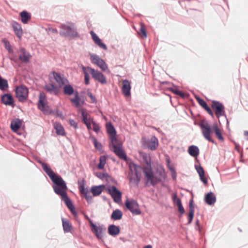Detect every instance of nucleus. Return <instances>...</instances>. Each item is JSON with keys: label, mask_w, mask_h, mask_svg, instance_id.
Here are the masks:
<instances>
[{"label": "nucleus", "mask_w": 248, "mask_h": 248, "mask_svg": "<svg viewBox=\"0 0 248 248\" xmlns=\"http://www.w3.org/2000/svg\"><path fill=\"white\" fill-rule=\"evenodd\" d=\"M90 34L92 36V39L93 40L94 42L101 48L103 49L104 50L107 49V46L106 45L103 43L101 40L99 38V37L96 34V33L93 31H91L90 32Z\"/></svg>", "instance_id": "nucleus-18"}, {"label": "nucleus", "mask_w": 248, "mask_h": 248, "mask_svg": "<svg viewBox=\"0 0 248 248\" xmlns=\"http://www.w3.org/2000/svg\"><path fill=\"white\" fill-rule=\"evenodd\" d=\"M11 25L17 37L19 38H21L23 34V31L20 24L15 21H13L11 22Z\"/></svg>", "instance_id": "nucleus-22"}, {"label": "nucleus", "mask_w": 248, "mask_h": 248, "mask_svg": "<svg viewBox=\"0 0 248 248\" xmlns=\"http://www.w3.org/2000/svg\"><path fill=\"white\" fill-rule=\"evenodd\" d=\"M199 126L201 129L202 133L203 136L205 139L209 141L214 143V140L211 138V134L212 133L213 131H214L215 135L217 138L220 141L224 140V138L222 135L220 130L218 127L217 124L215 123L212 127L210 124L207 121H202L199 124Z\"/></svg>", "instance_id": "nucleus-2"}, {"label": "nucleus", "mask_w": 248, "mask_h": 248, "mask_svg": "<svg viewBox=\"0 0 248 248\" xmlns=\"http://www.w3.org/2000/svg\"><path fill=\"white\" fill-rule=\"evenodd\" d=\"M70 100L71 102L77 108L81 107L84 103V102L82 101L79 97L78 93L77 91L75 93V97L74 98H71Z\"/></svg>", "instance_id": "nucleus-27"}, {"label": "nucleus", "mask_w": 248, "mask_h": 248, "mask_svg": "<svg viewBox=\"0 0 248 248\" xmlns=\"http://www.w3.org/2000/svg\"><path fill=\"white\" fill-rule=\"evenodd\" d=\"M144 175L146 181V184L149 186L150 185L155 186L157 184L165 180L166 177L164 170H157L156 172L154 174L152 168L150 170L146 169L144 171Z\"/></svg>", "instance_id": "nucleus-3"}, {"label": "nucleus", "mask_w": 248, "mask_h": 248, "mask_svg": "<svg viewBox=\"0 0 248 248\" xmlns=\"http://www.w3.org/2000/svg\"><path fill=\"white\" fill-rule=\"evenodd\" d=\"M63 93L66 95H71L73 93L75 94V92L73 87L71 85L66 83L63 86Z\"/></svg>", "instance_id": "nucleus-36"}, {"label": "nucleus", "mask_w": 248, "mask_h": 248, "mask_svg": "<svg viewBox=\"0 0 248 248\" xmlns=\"http://www.w3.org/2000/svg\"><path fill=\"white\" fill-rule=\"evenodd\" d=\"M123 86L122 88V91L123 94L125 96H129L131 95V85L130 82L127 80L124 79L123 81Z\"/></svg>", "instance_id": "nucleus-19"}, {"label": "nucleus", "mask_w": 248, "mask_h": 248, "mask_svg": "<svg viewBox=\"0 0 248 248\" xmlns=\"http://www.w3.org/2000/svg\"><path fill=\"white\" fill-rule=\"evenodd\" d=\"M18 53H19V59L23 63H27L29 62L31 55L23 47H20Z\"/></svg>", "instance_id": "nucleus-16"}, {"label": "nucleus", "mask_w": 248, "mask_h": 248, "mask_svg": "<svg viewBox=\"0 0 248 248\" xmlns=\"http://www.w3.org/2000/svg\"><path fill=\"white\" fill-rule=\"evenodd\" d=\"M8 87L7 81L0 76V90H4Z\"/></svg>", "instance_id": "nucleus-42"}, {"label": "nucleus", "mask_w": 248, "mask_h": 248, "mask_svg": "<svg viewBox=\"0 0 248 248\" xmlns=\"http://www.w3.org/2000/svg\"><path fill=\"white\" fill-rule=\"evenodd\" d=\"M93 126V130L96 133H98L100 131V126L98 124L93 121L92 122Z\"/></svg>", "instance_id": "nucleus-46"}, {"label": "nucleus", "mask_w": 248, "mask_h": 248, "mask_svg": "<svg viewBox=\"0 0 248 248\" xmlns=\"http://www.w3.org/2000/svg\"><path fill=\"white\" fill-rule=\"evenodd\" d=\"M212 107L217 117L225 115L224 107L220 102L213 101Z\"/></svg>", "instance_id": "nucleus-14"}, {"label": "nucleus", "mask_w": 248, "mask_h": 248, "mask_svg": "<svg viewBox=\"0 0 248 248\" xmlns=\"http://www.w3.org/2000/svg\"><path fill=\"white\" fill-rule=\"evenodd\" d=\"M188 152L191 156L196 157L199 154V149L197 146L191 145L188 147Z\"/></svg>", "instance_id": "nucleus-34"}, {"label": "nucleus", "mask_w": 248, "mask_h": 248, "mask_svg": "<svg viewBox=\"0 0 248 248\" xmlns=\"http://www.w3.org/2000/svg\"><path fill=\"white\" fill-rule=\"evenodd\" d=\"M92 140L95 148L96 149H98V150H101L102 149L101 144L100 142H98L97 140L95 138H93Z\"/></svg>", "instance_id": "nucleus-43"}, {"label": "nucleus", "mask_w": 248, "mask_h": 248, "mask_svg": "<svg viewBox=\"0 0 248 248\" xmlns=\"http://www.w3.org/2000/svg\"><path fill=\"white\" fill-rule=\"evenodd\" d=\"M89 69L90 71V74L92 75L93 78L95 80L98 81L102 84L107 83L106 78L102 73L91 67Z\"/></svg>", "instance_id": "nucleus-11"}, {"label": "nucleus", "mask_w": 248, "mask_h": 248, "mask_svg": "<svg viewBox=\"0 0 248 248\" xmlns=\"http://www.w3.org/2000/svg\"><path fill=\"white\" fill-rule=\"evenodd\" d=\"M81 115L82 118V121L84 124L93 122V118L91 117L90 115L87 112L85 109H82L81 110Z\"/></svg>", "instance_id": "nucleus-30"}, {"label": "nucleus", "mask_w": 248, "mask_h": 248, "mask_svg": "<svg viewBox=\"0 0 248 248\" xmlns=\"http://www.w3.org/2000/svg\"><path fill=\"white\" fill-rule=\"evenodd\" d=\"M204 200L208 205H213L216 202V195L213 192H210L205 196Z\"/></svg>", "instance_id": "nucleus-24"}, {"label": "nucleus", "mask_w": 248, "mask_h": 248, "mask_svg": "<svg viewBox=\"0 0 248 248\" xmlns=\"http://www.w3.org/2000/svg\"><path fill=\"white\" fill-rule=\"evenodd\" d=\"M78 188L80 191L82 193H87L88 189L85 187V183L84 180L78 182Z\"/></svg>", "instance_id": "nucleus-41"}, {"label": "nucleus", "mask_w": 248, "mask_h": 248, "mask_svg": "<svg viewBox=\"0 0 248 248\" xmlns=\"http://www.w3.org/2000/svg\"><path fill=\"white\" fill-rule=\"evenodd\" d=\"M108 189V193L115 202L118 203L121 201L122 192L115 186H109Z\"/></svg>", "instance_id": "nucleus-13"}, {"label": "nucleus", "mask_w": 248, "mask_h": 248, "mask_svg": "<svg viewBox=\"0 0 248 248\" xmlns=\"http://www.w3.org/2000/svg\"><path fill=\"white\" fill-rule=\"evenodd\" d=\"M194 213V212H189V215H188V224H190L191 223L192 220L193 218Z\"/></svg>", "instance_id": "nucleus-50"}, {"label": "nucleus", "mask_w": 248, "mask_h": 248, "mask_svg": "<svg viewBox=\"0 0 248 248\" xmlns=\"http://www.w3.org/2000/svg\"><path fill=\"white\" fill-rule=\"evenodd\" d=\"M28 89L24 85L16 87V97L20 102H25L28 96Z\"/></svg>", "instance_id": "nucleus-7"}, {"label": "nucleus", "mask_w": 248, "mask_h": 248, "mask_svg": "<svg viewBox=\"0 0 248 248\" xmlns=\"http://www.w3.org/2000/svg\"><path fill=\"white\" fill-rule=\"evenodd\" d=\"M83 194L85 195V198H86L87 201L88 202L91 203L92 202L93 198H92V197L90 195V193H89V190L87 191V193H84Z\"/></svg>", "instance_id": "nucleus-47"}, {"label": "nucleus", "mask_w": 248, "mask_h": 248, "mask_svg": "<svg viewBox=\"0 0 248 248\" xmlns=\"http://www.w3.org/2000/svg\"><path fill=\"white\" fill-rule=\"evenodd\" d=\"M87 126V127L88 130H91L92 129L91 124H92V122H89L85 124Z\"/></svg>", "instance_id": "nucleus-57"}, {"label": "nucleus", "mask_w": 248, "mask_h": 248, "mask_svg": "<svg viewBox=\"0 0 248 248\" xmlns=\"http://www.w3.org/2000/svg\"><path fill=\"white\" fill-rule=\"evenodd\" d=\"M104 187V185L93 186L91 187V191L93 196H97L102 193Z\"/></svg>", "instance_id": "nucleus-28"}, {"label": "nucleus", "mask_w": 248, "mask_h": 248, "mask_svg": "<svg viewBox=\"0 0 248 248\" xmlns=\"http://www.w3.org/2000/svg\"><path fill=\"white\" fill-rule=\"evenodd\" d=\"M10 59L12 61H14L15 62H16L17 59H14V58H10Z\"/></svg>", "instance_id": "nucleus-60"}, {"label": "nucleus", "mask_w": 248, "mask_h": 248, "mask_svg": "<svg viewBox=\"0 0 248 248\" xmlns=\"http://www.w3.org/2000/svg\"><path fill=\"white\" fill-rule=\"evenodd\" d=\"M129 168L131 175L129 178L130 183L138 186L140 181L142 168L133 162L130 163Z\"/></svg>", "instance_id": "nucleus-5"}, {"label": "nucleus", "mask_w": 248, "mask_h": 248, "mask_svg": "<svg viewBox=\"0 0 248 248\" xmlns=\"http://www.w3.org/2000/svg\"><path fill=\"white\" fill-rule=\"evenodd\" d=\"M196 98L199 104L203 108H204L211 116L213 117L214 115L213 112L211 108L208 107L206 102L202 99L200 98L199 97H196Z\"/></svg>", "instance_id": "nucleus-26"}, {"label": "nucleus", "mask_w": 248, "mask_h": 248, "mask_svg": "<svg viewBox=\"0 0 248 248\" xmlns=\"http://www.w3.org/2000/svg\"><path fill=\"white\" fill-rule=\"evenodd\" d=\"M140 31L143 35L144 37L145 38H146L147 37V33H146V30L143 27H141L140 28Z\"/></svg>", "instance_id": "nucleus-54"}, {"label": "nucleus", "mask_w": 248, "mask_h": 248, "mask_svg": "<svg viewBox=\"0 0 248 248\" xmlns=\"http://www.w3.org/2000/svg\"><path fill=\"white\" fill-rule=\"evenodd\" d=\"M172 200L174 203L177 205V206L182 204V202L180 199L178 198L176 194H174L173 195Z\"/></svg>", "instance_id": "nucleus-44"}, {"label": "nucleus", "mask_w": 248, "mask_h": 248, "mask_svg": "<svg viewBox=\"0 0 248 248\" xmlns=\"http://www.w3.org/2000/svg\"><path fill=\"white\" fill-rule=\"evenodd\" d=\"M54 127L58 135L61 136L65 135L64 129L61 124L56 122L54 124Z\"/></svg>", "instance_id": "nucleus-35"}, {"label": "nucleus", "mask_w": 248, "mask_h": 248, "mask_svg": "<svg viewBox=\"0 0 248 248\" xmlns=\"http://www.w3.org/2000/svg\"><path fill=\"white\" fill-rule=\"evenodd\" d=\"M62 227L64 232H69L71 231L72 226L69 221L65 218H62Z\"/></svg>", "instance_id": "nucleus-37"}, {"label": "nucleus", "mask_w": 248, "mask_h": 248, "mask_svg": "<svg viewBox=\"0 0 248 248\" xmlns=\"http://www.w3.org/2000/svg\"><path fill=\"white\" fill-rule=\"evenodd\" d=\"M171 91L175 94L179 95L181 96H184V93L176 88H171Z\"/></svg>", "instance_id": "nucleus-45"}, {"label": "nucleus", "mask_w": 248, "mask_h": 248, "mask_svg": "<svg viewBox=\"0 0 248 248\" xmlns=\"http://www.w3.org/2000/svg\"><path fill=\"white\" fill-rule=\"evenodd\" d=\"M52 75L56 82L58 84L60 88L63 86L65 84L68 83V80L64 78V77L60 74L55 72H53Z\"/></svg>", "instance_id": "nucleus-17"}, {"label": "nucleus", "mask_w": 248, "mask_h": 248, "mask_svg": "<svg viewBox=\"0 0 248 248\" xmlns=\"http://www.w3.org/2000/svg\"><path fill=\"white\" fill-rule=\"evenodd\" d=\"M1 101L3 104L7 106H12L14 104V99L9 93L3 94L1 97Z\"/></svg>", "instance_id": "nucleus-23"}, {"label": "nucleus", "mask_w": 248, "mask_h": 248, "mask_svg": "<svg viewBox=\"0 0 248 248\" xmlns=\"http://www.w3.org/2000/svg\"><path fill=\"white\" fill-rule=\"evenodd\" d=\"M126 207L134 215H139L141 211L137 202L134 199L126 200L125 202Z\"/></svg>", "instance_id": "nucleus-8"}, {"label": "nucleus", "mask_w": 248, "mask_h": 248, "mask_svg": "<svg viewBox=\"0 0 248 248\" xmlns=\"http://www.w3.org/2000/svg\"><path fill=\"white\" fill-rule=\"evenodd\" d=\"M177 206L178 208L179 212H180L181 215H182L185 213V209L182 205V204H181Z\"/></svg>", "instance_id": "nucleus-51"}, {"label": "nucleus", "mask_w": 248, "mask_h": 248, "mask_svg": "<svg viewBox=\"0 0 248 248\" xmlns=\"http://www.w3.org/2000/svg\"><path fill=\"white\" fill-rule=\"evenodd\" d=\"M140 155L143 161V171L144 173V171L146 169L150 170L152 168L151 157L149 154L143 152H140Z\"/></svg>", "instance_id": "nucleus-15"}, {"label": "nucleus", "mask_w": 248, "mask_h": 248, "mask_svg": "<svg viewBox=\"0 0 248 248\" xmlns=\"http://www.w3.org/2000/svg\"><path fill=\"white\" fill-rule=\"evenodd\" d=\"M89 68H91L90 67L82 66V69L84 74V79H85V83L86 85H88L90 84V71L89 70Z\"/></svg>", "instance_id": "nucleus-32"}, {"label": "nucleus", "mask_w": 248, "mask_h": 248, "mask_svg": "<svg viewBox=\"0 0 248 248\" xmlns=\"http://www.w3.org/2000/svg\"><path fill=\"white\" fill-rule=\"evenodd\" d=\"M189 211L194 212V206L193 203V201L192 200L189 201Z\"/></svg>", "instance_id": "nucleus-48"}, {"label": "nucleus", "mask_w": 248, "mask_h": 248, "mask_svg": "<svg viewBox=\"0 0 248 248\" xmlns=\"http://www.w3.org/2000/svg\"><path fill=\"white\" fill-rule=\"evenodd\" d=\"M20 16H21V21L24 24L27 23L28 21L31 18V16L30 15V14L25 11L21 12L20 14Z\"/></svg>", "instance_id": "nucleus-39"}, {"label": "nucleus", "mask_w": 248, "mask_h": 248, "mask_svg": "<svg viewBox=\"0 0 248 248\" xmlns=\"http://www.w3.org/2000/svg\"><path fill=\"white\" fill-rule=\"evenodd\" d=\"M44 88L51 94H57L58 93V88L53 84H47L45 86Z\"/></svg>", "instance_id": "nucleus-31"}, {"label": "nucleus", "mask_w": 248, "mask_h": 248, "mask_svg": "<svg viewBox=\"0 0 248 248\" xmlns=\"http://www.w3.org/2000/svg\"><path fill=\"white\" fill-rule=\"evenodd\" d=\"M143 248H152V247L151 245H147L145 246Z\"/></svg>", "instance_id": "nucleus-59"}, {"label": "nucleus", "mask_w": 248, "mask_h": 248, "mask_svg": "<svg viewBox=\"0 0 248 248\" xmlns=\"http://www.w3.org/2000/svg\"><path fill=\"white\" fill-rule=\"evenodd\" d=\"M87 94H88V95L90 97L91 100L93 102H95L96 101L95 97L92 94V93L91 92H88Z\"/></svg>", "instance_id": "nucleus-53"}, {"label": "nucleus", "mask_w": 248, "mask_h": 248, "mask_svg": "<svg viewBox=\"0 0 248 248\" xmlns=\"http://www.w3.org/2000/svg\"><path fill=\"white\" fill-rule=\"evenodd\" d=\"M169 169H170V172H171L172 171H175V169L173 167H170L169 168Z\"/></svg>", "instance_id": "nucleus-58"}, {"label": "nucleus", "mask_w": 248, "mask_h": 248, "mask_svg": "<svg viewBox=\"0 0 248 248\" xmlns=\"http://www.w3.org/2000/svg\"><path fill=\"white\" fill-rule=\"evenodd\" d=\"M106 126L107 132L109 134V138L111 141L114 142L116 139H117L116 137V131L111 123H108Z\"/></svg>", "instance_id": "nucleus-20"}, {"label": "nucleus", "mask_w": 248, "mask_h": 248, "mask_svg": "<svg viewBox=\"0 0 248 248\" xmlns=\"http://www.w3.org/2000/svg\"><path fill=\"white\" fill-rule=\"evenodd\" d=\"M90 223L92 231L95 233L96 236L99 239H101L103 237V233L106 228L103 225H96L91 220H90Z\"/></svg>", "instance_id": "nucleus-10"}, {"label": "nucleus", "mask_w": 248, "mask_h": 248, "mask_svg": "<svg viewBox=\"0 0 248 248\" xmlns=\"http://www.w3.org/2000/svg\"><path fill=\"white\" fill-rule=\"evenodd\" d=\"M90 59L92 63L96 64L102 70L105 71L108 67L105 62L96 54H90Z\"/></svg>", "instance_id": "nucleus-12"}, {"label": "nucleus", "mask_w": 248, "mask_h": 248, "mask_svg": "<svg viewBox=\"0 0 248 248\" xmlns=\"http://www.w3.org/2000/svg\"><path fill=\"white\" fill-rule=\"evenodd\" d=\"M47 100L45 94L43 92L40 93L39 95V100L38 107L44 114H46L48 112L49 107L46 104Z\"/></svg>", "instance_id": "nucleus-9"}, {"label": "nucleus", "mask_w": 248, "mask_h": 248, "mask_svg": "<svg viewBox=\"0 0 248 248\" xmlns=\"http://www.w3.org/2000/svg\"><path fill=\"white\" fill-rule=\"evenodd\" d=\"M109 146L110 148H113L112 150L121 159L126 160L127 156L122 149V144L117 139H116L114 142L111 141Z\"/></svg>", "instance_id": "nucleus-6"}, {"label": "nucleus", "mask_w": 248, "mask_h": 248, "mask_svg": "<svg viewBox=\"0 0 248 248\" xmlns=\"http://www.w3.org/2000/svg\"><path fill=\"white\" fill-rule=\"evenodd\" d=\"M244 135L246 136L248 135V131H245L244 132Z\"/></svg>", "instance_id": "nucleus-61"}, {"label": "nucleus", "mask_w": 248, "mask_h": 248, "mask_svg": "<svg viewBox=\"0 0 248 248\" xmlns=\"http://www.w3.org/2000/svg\"><path fill=\"white\" fill-rule=\"evenodd\" d=\"M195 168L199 175L200 180L205 185L207 184V179L206 178L204 175V170L203 168L201 165H195Z\"/></svg>", "instance_id": "nucleus-25"}, {"label": "nucleus", "mask_w": 248, "mask_h": 248, "mask_svg": "<svg viewBox=\"0 0 248 248\" xmlns=\"http://www.w3.org/2000/svg\"><path fill=\"white\" fill-rule=\"evenodd\" d=\"M171 175L173 179L175 180L177 177V173L176 171H172L171 172Z\"/></svg>", "instance_id": "nucleus-56"}, {"label": "nucleus", "mask_w": 248, "mask_h": 248, "mask_svg": "<svg viewBox=\"0 0 248 248\" xmlns=\"http://www.w3.org/2000/svg\"><path fill=\"white\" fill-rule=\"evenodd\" d=\"M48 30L52 33H56L58 32V31L57 29L52 28H49L48 29Z\"/></svg>", "instance_id": "nucleus-55"}, {"label": "nucleus", "mask_w": 248, "mask_h": 248, "mask_svg": "<svg viewBox=\"0 0 248 248\" xmlns=\"http://www.w3.org/2000/svg\"><path fill=\"white\" fill-rule=\"evenodd\" d=\"M22 125V122L19 119L13 120L11 123V129L14 131H17L21 127Z\"/></svg>", "instance_id": "nucleus-29"}, {"label": "nucleus", "mask_w": 248, "mask_h": 248, "mask_svg": "<svg viewBox=\"0 0 248 248\" xmlns=\"http://www.w3.org/2000/svg\"><path fill=\"white\" fill-rule=\"evenodd\" d=\"M3 42L4 43L5 48L9 51V52H10L12 50L10 48V45L9 42L6 40H4Z\"/></svg>", "instance_id": "nucleus-49"}, {"label": "nucleus", "mask_w": 248, "mask_h": 248, "mask_svg": "<svg viewBox=\"0 0 248 248\" xmlns=\"http://www.w3.org/2000/svg\"><path fill=\"white\" fill-rule=\"evenodd\" d=\"M196 224H197V226H199V220L197 221Z\"/></svg>", "instance_id": "nucleus-62"}, {"label": "nucleus", "mask_w": 248, "mask_h": 248, "mask_svg": "<svg viewBox=\"0 0 248 248\" xmlns=\"http://www.w3.org/2000/svg\"><path fill=\"white\" fill-rule=\"evenodd\" d=\"M38 162L41 165L44 171L54 184L53 188L55 193L61 196L62 200L64 202L68 208L73 212L75 210V207L72 202L67 196L66 193L67 187L65 181L61 176L56 174L46 163L41 160H38Z\"/></svg>", "instance_id": "nucleus-1"}, {"label": "nucleus", "mask_w": 248, "mask_h": 248, "mask_svg": "<svg viewBox=\"0 0 248 248\" xmlns=\"http://www.w3.org/2000/svg\"><path fill=\"white\" fill-rule=\"evenodd\" d=\"M122 212L119 209H116L112 212L111 218L115 220H118L122 218Z\"/></svg>", "instance_id": "nucleus-38"}, {"label": "nucleus", "mask_w": 248, "mask_h": 248, "mask_svg": "<svg viewBox=\"0 0 248 248\" xmlns=\"http://www.w3.org/2000/svg\"><path fill=\"white\" fill-rule=\"evenodd\" d=\"M60 28L62 30L60 31V34L64 37L75 38L79 36L77 31V29L75 24L71 22H68L62 24Z\"/></svg>", "instance_id": "nucleus-4"}, {"label": "nucleus", "mask_w": 248, "mask_h": 248, "mask_svg": "<svg viewBox=\"0 0 248 248\" xmlns=\"http://www.w3.org/2000/svg\"><path fill=\"white\" fill-rule=\"evenodd\" d=\"M236 149L238 150V147L237 145H236Z\"/></svg>", "instance_id": "nucleus-63"}, {"label": "nucleus", "mask_w": 248, "mask_h": 248, "mask_svg": "<svg viewBox=\"0 0 248 248\" xmlns=\"http://www.w3.org/2000/svg\"><path fill=\"white\" fill-rule=\"evenodd\" d=\"M120 228L115 225H110L108 228V232L111 236H116L120 233Z\"/></svg>", "instance_id": "nucleus-33"}, {"label": "nucleus", "mask_w": 248, "mask_h": 248, "mask_svg": "<svg viewBox=\"0 0 248 248\" xmlns=\"http://www.w3.org/2000/svg\"><path fill=\"white\" fill-rule=\"evenodd\" d=\"M146 146L150 150H155L157 145L158 140L155 136H153L150 140L146 141Z\"/></svg>", "instance_id": "nucleus-21"}, {"label": "nucleus", "mask_w": 248, "mask_h": 248, "mask_svg": "<svg viewBox=\"0 0 248 248\" xmlns=\"http://www.w3.org/2000/svg\"><path fill=\"white\" fill-rule=\"evenodd\" d=\"M69 123L70 125L75 128H77L78 127L77 123L74 120H70Z\"/></svg>", "instance_id": "nucleus-52"}, {"label": "nucleus", "mask_w": 248, "mask_h": 248, "mask_svg": "<svg viewBox=\"0 0 248 248\" xmlns=\"http://www.w3.org/2000/svg\"><path fill=\"white\" fill-rule=\"evenodd\" d=\"M106 163V158L105 156H101L99 158V163L97 166V168L99 170L104 169L105 165Z\"/></svg>", "instance_id": "nucleus-40"}]
</instances>
